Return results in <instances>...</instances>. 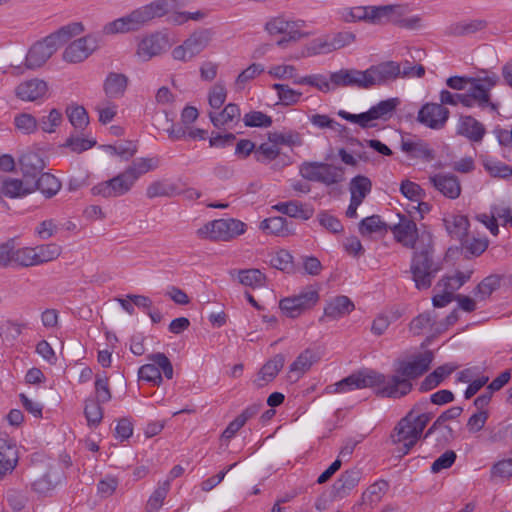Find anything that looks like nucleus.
<instances>
[{"instance_id":"obj_59","label":"nucleus","mask_w":512,"mask_h":512,"mask_svg":"<svg viewBox=\"0 0 512 512\" xmlns=\"http://www.w3.org/2000/svg\"><path fill=\"white\" fill-rule=\"evenodd\" d=\"M62 120V113L60 110L54 108L50 110L47 116H44L39 120L38 126L45 133H54L56 128L62 123Z\"/></svg>"},{"instance_id":"obj_57","label":"nucleus","mask_w":512,"mask_h":512,"mask_svg":"<svg viewBox=\"0 0 512 512\" xmlns=\"http://www.w3.org/2000/svg\"><path fill=\"white\" fill-rule=\"evenodd\" d=\"M280 154L279 147L270 142L262 143L255 149V159L260 163H270L275 160Z\"/></svg>"},{"instance_id":"obj_60","label":"nucleus","mask_w":512,"mask_h":512,"mask_svg":"<svg viewBox=\"0 0 512 512\" xmlns=\"http://www.w3.org/2000/svg\"><path fill=\"white\" fill-rule=\"evenodd\" d=\"M489 440L492 443L512 444V423H502L491 430Z\"/></svg>"},{"instance_id":"obj_26","label":"nucleus","mask_w":512,"mask_h":512,"mask_svg":"<svg viewBox=\"0 0 512 512\" xmlns=\"http://www.w3.org/2000/svg\"><path fill=\"white\" fill-rule=\"evenodd\" d=\"M18 459L16 445L7 439L0 438V479L15 469Z\"/></svg>"},{"instance_id":"obj_30","label":"nucleus","mask_w":512,"mask_h":512,"mask_svg":"<svg viewBox=\"0 0 512 512\" xmlns=\"http://www.w3.org/2000/svg\"><path fill=\"white\" fill-rule=\"evenodd\" d=\"M272 208L281 214L302 220H308L314 215V209L311 206L295 200L277 203Z\"/></svg>"},{"instance_id":"obj_18","label":"nucleus","mask_w":512,"mask_h":512,"mask_svg":"<svg viewBox=\"0 0 512 512\" xmlns=\"http://www.w3.org/2000/svg\"><path fill=\"white\" fill-rule=\"evenodd\" d=\"M400 63L385 61L370 66L365 70L367 89L381 86L399 78Z\"/></svg>"},{"instance_id":"obj_6","label":"nucleus","mask_w":512,"mask_h":512,"mask_svg":"<svg viewBox=\"0 0 512 512\" xmlns=\"http://www.w3.org/2000/svg\"><path fill=\"white\" fill-rule=\"evenodd\" d=\"M305 21L292 20L283 14L272 16L264 23V31L272 38L281 36L276 45L279 48H287L290 44L297 43L309 36L302 29Z\"/></svg>"},{"instance_id":"obj_32","label":"nucleus","mask_w":512,"mask_h":512,"mask_svg":"<svg viewBox=\"0 0 512 512\" xmlns=\"http://www.w3.org/2000/svg\"><path fill=\"white\" fill-rule=\"evenodd\" d=\"M128 85V78L121 73H109L104 81V92L108 98L118 99L121 98Z\"/></svg>"},{"instance_id":"obj_35","label":"nucleus","mask_w":512,"mask_h":512,"mask_svg":"<svg viewBox=\"0 0 512 512\" xmlns=\"http://www.w3.org/2000/svg\"><path fill=\"white\" fill-rule=\"evenodd\" d=\"M457 369L456 365L444 364L436 368L421 382L420 390L427 392L437 387L447 376Z\"/></svg>"},{"instance_id":"obj_14","label":"nucleus","mask_w":512,"mask_h":512,"mask_svg":"<svg viewBox=\"0 0 512 512\" xmlns=\"http://www.w3.org/2000/svg\"><path fill=\"white\" fill-rule=\"evenodd\" d=\"M130 172L126 169L113 178L102 181L91 188V194L103 198H117L127 194L134 186Z\"/></svg>"},{"instance_id":"obj_33","label":"nucleus","mask_w":512,"mask_h":512,"mask_svg":"<svg viewBox=\"0 0 512 512\" xmlns=\"http://www.w3.org/2000/svg\"><path fill=\"white\" fill-rule=\"evenodd\" d=\"M32 192L38 190L46 198H51L58 193L61 188L60 181L50 173H41L31 182Z\"/></svg>"},{"instance_id":"obj_39","label":"nucleus","mask_w":512,"mask_h":512,"mask_svg":"<svg viewBox=\"0 0 512 512\" xmlns=\"http://www.w3.org/2000/svg\"><path fill=\"white\" fill-rule=\"evenodd\" d=\"M445 226L449 235L461 242L468 234L469 221L464 215H452L445 219Z\"/></svg>"},{"instance_id":"obj_38","label":"nucleus","mask_w":512,"mask_h":512,"mask_svg":"<svg viewBox=\"0 0 512 512\" xmlns=\"http://www.w3.org/2000/svg\"><path fill=\"white\" fill-rule=\"evenodd\" d=\"M240 109L236 104L229 103L219 112H209V118L216 128H221L240 119Z\"/></svg>"},{"instance_id":"obj_56","label":"nucleus","mask_w":512,"mask_h":512,"mask_svg":"<svg viewBox=\"0 0 512 512\" xmlns=\"http://www.w3.org/2000/svg\"><path fill=\"white\" fill-rule=\"evenodd\" d=\"M483 166L492 177L508 178L512 176V166L501 161L486 158L483 160Z\"/></svg>"},{"instance_id":"obj_25","label":"nucleus","mask_w":512,"mask_h":512,"mask_svg":"<svg viewBox=\"0 0 512 512\" xmlns=\"http://www.w3.org/2000/svg\"><path fill=\"white\" fill-rule=\"evenodd\" d=\"M432 185L445 197L456 199L461 194L459 179L452 174H436L429 177Z\"/></svg>"},{"instance_id":"obj_43","label":"nucleus","mask_w":512,"mask_h":512,"mask_svg":"<svg viewBox=\"0 0 512 512\" xmlns=\"http://www.w3.org/2000/svg\"><path fill=\"white\" fill-rule=\"evenodd\" d=\"M36 266L51 262L57 259L62 252V248L55 243L41 244L34 246Z\"/></svg>"},{"instance_id":"obj_3","label":"nucleus","mask_w":512,"mask_h":512,"mask_svg":"<svg viewBox=\"0 0 512 512\" xmlns=\"http://www.w3.org/2000/svg\"><path fill=\"white\" fill-rule=\"evenodd\" d=\"M410 272L417 289H428L432 285L440 266L434 260L433 236L423 231L420 244L413 249Z\"/></svg>"},{"instance_id":"obj_15","label":"nucleus","mask_w":512,"mask_h":512,"mask_svg":"<svg viewBox=\"0 0 512 512\" xmlns=\"http://www.w3.org/2000/svg\"><path fill=\"white\" fill-rule=\"evenodd\" d=\"M169 47V39L165 34L161 32L146 34L137 42L135 56L139 61L147 62L164 53Z\"/></svg>"},{"instance_id":"obj_34","label":"nucleus","mask_w":512,"mask_h":512,"mask_svg":"<svg viewBox=\"0 0 512 512\" xmlns=\"http://www.w3.org/2000/svg\"><path fill=\"white\" fill-rule=\"evenodd\" d=\"M361 478L359 470L352 469L347 470L341 474L339 479L333 485V491L335 496L344 497L357 486Z\"/></svg>"},{"instance_id":"obj_19","label":"nucleus","mask_w":512,"mask_h":512,"mask_svg":"<svg viewBox=\"0 0 512 512\" xmlns=\"http://www.w3.org/2000/svg\"><path fill=\"white\" fill-rule=\"evenodd\" d=\"M449 115V110L441 104L426 103L419 110L417 121L430 129L440 130L445 126Z\"/></svg>"},{"instance_id":"obj_5","label":"nucleus","mask_w":512,"mask_h":512,"mask_svg":"<svg viewBox=\"0 0 512 512\" xmlns=\"http://www.w3.org/2000/svg\"><path fill=\"white\" fill-rule=\"evenodd\" d=\"M431 418L430 413L416 414L415 409H412L398 422L391 434V440L393 444L401 445L398 448L401 456L408 454L418 442Z\"/></svg>"},{"instance_id":"obj_16","label":"nucleus","mask_w":512,"mask_h":512,"mask_svg":"<svg viewBox=\"0 0 512 512\" xmlns=\"http://www.w3.org/2000/svg\"><path fill=\"white\" fill-rule=\"evenodd\" d=\"M318 300V291L312 288H307L298 295L282 299L279 303V307L287 317L296 318L306 309L313 307Z\"/></svg>"},{"instance_id":"obj_36","label":"nucleus","mask_w":512,"mask_h":512,"mask_svg":"<svg viewBox=\"0 0 512 512\" xmlns=\"http://www.w3.org/2000/svg\"><path fill=\"white\" fill-rule=\"evenodd\" d=\"M486 26L487 22L482 19L456 22L447 28V34L451 36H467L485 29Z\"/></svg>"},{"instance_id":"obj_42","label":"nucleus","mask_w":512,"mask_h":512,"mask_svg":"<svg viewBox=\"0 0 512 512\" xmlns=\"http://www.w3.org/2000/svg\"><path fill=\"white\" fill-rule=\"evenodd\" d=\"M259 228L266 234L285 237L292 232L287 220L281 216L270 217L261 221Z\"/></svg>"},{"instance_id":"obj_9","label":"nucleus","mask_w":512,"mask_h":512,"mask_svg":"<svg viewBox=\"0 0 512 512\" xmlns=\"http://www.w3.org/2000/svg\"><path fill=\"white\" fill-rule=\"evenodd\" d=\"M409 4H388L379 5L378 25L393 24L406 30H421L425 27L423 18L420 15L407 17L410 12Z\"/></svg>"},{"instance_id":"obj_61","label":"nucleus","mask_w":512,"mask_h":512,"mask_svg":"<svg viewBox=\"0 0 512 512\" xmlns=\"http://www.w3.org/2000/svg\"><path fill=\"white\" fill-rule=\"evenodd\" d=\"M312 125L319 129H330L341 133L345 127L325 114H313L309 116Z\"/></svg>"},{"instance_id":"obj_4","label":"nucleus","mask_w":512,"mask_h":512,"mask_svg":"<svg viewBox=\"0 0 512 512\" xmlns=\"http://www.w3.org/2000/svg\"><path fill=\"white\" fill-rule=\"evenodd\" d=\"M83 31L82 23L74 22L61 27L43 40L36 42L26 55V68L37 69L42 67L61 45Z\"/></svg>"},{"instance_id":"obj_1","label":"nucleus","mask_w":512,"mask_h":512,"mask_svg":"<svg viewBox=\"0 0 512 512\" xmlns=\"http://www.w3.org/2000/svg\"><path fill=\"white\" fill-rule=\"evenodd\" d=\"M433 354L425 351L410 361L399 364L395 373L385 376L372 370L359 371L327 387L328 393H347L356 389L376 388V395L399 399L412 390L411 380L424 374L430 367Z\"/></svg>"},{"instance_id":"obj_44","label":"nucleus","mask_w":512,"mask_h":512,"mask_svg":"<svg viewBox=\"0 0 512 512\" xmlns=\"http://www.w3.org/2000/svg\"><path fill=\"white\" fill-rule=\"evenodd\" d=\"M159 163L160 161L158 157L138 158L133 161L126 170L130 172L136 182L140 176L157 169L159 167Z\"/></svg>"},{"instance_id":"obj_21","label":"nucleus","mask_w":512,"mask_h":512,"mask_svg":"<svg viewBox=\"0 0 512 512\" xmlns=\"http://www.w3.org/2000/svg\"><path fill=\"white\" fill-rule=\"evenodd\" d=\"M456 133L472 143H481L486 134V128L473 116L461 115L457 122Z\"/></svg>"},{"instance_id":"obj_58","label":"nucleus","mask_w":512,"mask_h":512,"mask_svg":"<svg viewBox=\"0 0 512 512\" xmlns=\"http://www.w3.org/2000/svg\"><path fill=\"white\" fill-rule=\"evenodd\" d=\"M21 332V325L11 321H7L0 326V338L6 346L14 345Z\"/></svg>"},{"instance_id":"obj_28","label":"nucleus","mask_w":512,"mask_h":512,"mask_svg":"<svg viewBox=\"0 0 512 512\" xmlns=\"http://www.w3.org/2000/svg\"><path fill=\"white\" fill-rule=\"evenodd\" d=\"M285 364V356L276 354L268 360L259 370L254 383L257 387H263L271 382L280 372Z\"/></svg>"},{"instance_id":"obj_40","label":"nucleus","mask_w":512,"mask_h":512,"mask_svg":"<svg viewBox=\"0 0 512 512\" xmlns=\"http://www.w3.org/2000/svg\"><path fill=\"white\" fill-rule=\"evenodd\" d=\"M7 178L3 182L2 192L5 196L10 198L22 197L32 193L31 181Z\"/></svg>"},{"instance_id":"obj_20","label":"nucleus","mask_w":512,"mask_h":512,"mask_svg":"<svg viewBox=\"0 0 512 512\" xmlns=\"http://www.w3.org/2000/svg\"><path fill=\"white\" fill-rule=\"evenodd\" d=\"M96 49V42L90 36L81 37L70 43L63 52V59L69 63H79Z\"/></svg>"},{"instance_id":"obj_46","label":"nucleus","mask_w":512,"mask_h":512,"mask_svg":"<svg viewBox=\"0 0 512 512\" xmlns=\"http://www.w3.org/2000/svg\"><path fill=\"white\" fill-rule=\"evenodd\" d=\"M294 84L309 85L323 93H328L334 90L331 76L328 79L322 74H312L299 77L294 80Z\"/></svg>"},{"instance_id":"obj_45","label":"nucleus","mask_w":512,"mask_h":512,"mask_svg":"<svg viewBox=\"0 0 512 512\" xmlns=\"http://www.w3.org/2000/svg\"><path fill=\"white\" fill-rule=\"evenodd\" d=\"M178 193L175 184L168 180H156L150 183L146 189V196L149 199L157 197H172Z\"/></svg>"},{"instance_id":"obj_49","label":"nucleus","mask_w":512,"mask_h":512,"mask_svg":"<svg viewBox=\"0 0 512 512\" xmlns=\"http://www.w3.org/2000/svg\"><path fill=\"white\" fill-rule=\"evenodd\" d=\"M264 70L262 64L252 63L237 76L234 82L235 90L242 91L250 81L262 74Z\"/></svg>"},{"instance_id":"obj_27","label":"nucleus","mask_w":512,"mask_h":512,"mask_svg":"<svg viewBox=\"0 0 512 512\" xmlns=\"http://www.w3.org/2000/svg\"><path fill=\"white\" fill-rule=\"evenodd\" d=\"M319 356L318 354L307 348L302 351L297 358L290 364L289 366V378H294V380H298L302 377L307 371L311 369L313 364L318 362Z\"/></svg>"},{"instance_id":"obj_50","label":"nucleus","mask_w":512,"mask_h":512,"mask_svg":"<svg viewBox=\"0 0 512 512\" xmlns=\"http://www.w3.org/2000/svg\"><path fill=\"white\" fill-rule=\"evenodd\" d=\"M389 226L381 220L379 215H372L361 220L359 232L363 236L371 235L382 231H387Z\"/></svg>"},{"instance_id":"obj_41","label":"nucleus","mask_w":512,"mask_h":512,"mask_svg":"<svg viewBox=\"0 0 512 512\" xmlns=\"http://www.w3.org/2000/svg\"><path fill=\"white\" fill-rule=\"evenodd\" d=\"M238 275V281L244 286L251 288L263 287L266 284V276L259 269H243L230 271V275Z\"/></svg>"},{"instance_id":"obj_8","label":"nucleus","mask_w":512,"mask_h":512,"mask_svg":"<svg viewBox=\"0 0 512 512\" xmlns=\"http://www.w3.org/2000/svg\"><path fill=\"white\" fill-rule=\"evenodd\" d=\"M247 225L239 219L222 218L209 221L196 231L198 238L210 241L229 242L243 235Z\"/></svg>"},{"instance_id":"obj_48","label":"nucleus","mask_w":512,"mask_h":512,"mask_svg":"<svg viewBox=\"0 0 512 512\" xmlns=\"http://www.w3.org/2000/svg\"><path fill=\"white\" fill-rule=\"evenodd\" d=\"M388 482L385 480H379L371 484L362 494V502L368 504L371 507L381 501L382 497L388 490Z\"/></svg>"},{"instance_id":"obj_55","label":"nucleus","mask_w":512,"mask_h":512,"mask_svg":"<svg viewBox=\"0 0 512 512\" xmlns=\"http://www.w3.org/2000/svg\"><path fill=\"white\" fill-rule=\"evenodd\" d=\"M169 488L170 480H166L154 490V492L147 501L146 509L148 512H156L161 508L163 501L167 496Z\"/></svg>"},{"instance_id":"obj_52","label":"nucleus","mask_w":512,"mask_h":512,"mask_svg":"<svg viewBox=\"0 0 512 512\" xmlns=\"http://www.w3.org/2000/svg\"><path fill=\"white\" fill-rule=\"evenodd\" d=\"M272 88L277 91L280 103L286 106L298 103L302 97L300 91L294 90L288 85L275 83Z\"/></svg>"},{"instance_id":"obj_12","label":"nucleus","mask_w":512,"mask_h":512,"mask_svg":"<svg viewBox=\"0 0 512 512\" xmlns=\"http://www.w3.org/2000/svg\"><path fill=\"white\" fill-rule=\"evenodd\" d=\"M211 29L202 28L193 32L181 45L172 51L175 60L188 62L205 50L213 38Z\"/></svg>"},{"instance_id":"obj_54","label":"nucleus","mask_w":512,"mask_h":512,"mask_svg":"<svg viewBox=\"0 0 512 512\" xmlns=\"http://www.w3.org/2000/svg\"><path fill=\"white\" fill-rule=\"evenodd\" d=\"M501 277L499 275H490L484 278L476 287L475 295L484 300L500 287Z\"/></svg>"},{"instance_id":"obj_29","label":"nucleus","mask_w":512,"mask_h":512,"mask_svg":"<svg viewBox=\"0 0 512 512\" xmlns=\"http://www.w3.org/2000/svg\"><path fill=\"white\" fill-rule=\"evenodd\" d=\"M20 168L25 178H37L45 168V162L40 153L35 151L24 152L20 159Z\"/></svg>"},{"instance_id":"obj_24","label":"nucleus","mask_w":512,"mask_h":512,"mask_svg":"<svg viewBox=\"0 0 512 512\" xmlns=\"http://www.w3.org/2000/svg\"><path fill=\"white\" fill-rule=\"evenodd\" d=\"M379 6H356L344 8L341 12L342 19L345 22H365L372 25H378Z\"/></svg>"},{"instance_id":"obj_13","label":"nucleus","mask_w":512,"mask_h":512,"mask_svg":"<svg viewBox=\"0 0 512 512\" xmlns=\"http://www.w3.org/2000/svg\"><path fill=\"white\" fill-rule=\"evenodd\" d=\"M300 174L309 181L320 182L328 186L339 183L344 179L342 167L320 162L303 163L300 166Z\"/></svg>"},{"instance_id":"obj_53","label":"nucleus","mask_w":512,"mask_h":512,"mask_svg":"<svg viewBox=\"0 0 512 512\" xmlns=\"http://www.w3.org/2000/svg\"><path fill=\"white\" fill-rule=\"evenodd\" d=\"M67 117L71 125L80 131H83L89 124L88 113L83 106L69 107L66 110Z\"/></svg>"},{"instance_id":"obj_11","label":"nucleus","mask_w":512,"mask_h":512,"mask_svg":"<svg viewBox=\"0 0 512 512\" xmlns=\"http://www.w3.org/2000/svg\"><path fill=\"white\" fill-rule=\"evenodd\" d=\"M0 266L30 268L35 267L34 248L20 246L16 238H10L0 244Z\"/></svg>"},{"instance_id":"obj_37","label":"nucleus","mask_w":512,"mask_h":512,"mask_svg":"<svg viewBox=\"0 0 512 512\" xmlns=\"http://www.w3.org/2000/svg\"><path fill=\"white\" fill-rule=\"evenodd\" d=\"M354 310L353 302L347 296H337L324 309L327 317L337 319L350 314Z\"/></svg>"},{"instance_id":"obj_64","label":"nucleus","mask_w":512,"mask_h":512,"mask_svg":"<svg viewBox=\"0 0 512 512\" xmlns=\"http://www.w3.org/2000/svg\"><path fill=\"white\" fill-rule=\"evenodd\" d=\"M227 90L222 82L215 83L208 94L209 105L212 109H219L225 102Z\"/></svg>"},{"instance_id":"obj_7","label":"nucleus","mask_w":512,"mask_h":512,"mask_svg":"<svg viewBox=\"0 0 512 512\" xmlns=\"http://www.w3.org/2000/svg\"><path fill=\"white\" fill-rule=\"evenodd\" d=\"M498 81L499 77L496 74L471 78V84L465 92V107H477L482 111L498 112L499 104L492 101L491 95V91Z\"/></svg>"},{"instance_id":"obj_51","label":"nucleus","mask_w":512,"mask_h":512,"mask_svg":"<svg viewBox=\"0 0 512 512\" xmlns=\"http://www.w3.org/2000/svg\"><path fill=\"white\" fill-rule=\"evenodd\" d=\"M270 265L285 273H292L294 271L293 256L289 251L281 249L277 251L270 258Z\"/></svg>"},{"instance_id":"obj_47","label":"nucleus","mask_w":512,"mask_h":512,"mask_svg":"<svg viewBox=\"0 0 512 512\" xmlns=\"http://www.w3.org/2000/svg\"><path fill=\"white\" fill-rule=\"evenodd\" d=\"M372 182L371 180L363 175L354 177L350 182V194L351 199L363 202L365 197L371 192Z\"/></svg>"},{"instance_id":"obj_22","label":"nucleus","mask_w":512,"mask_h":512,"mask_svg":"<svg viewBox=\"0 0 512 512\" xmlns=\"http://www.w3.org/2000/svg\"><path fill=\"white\" fill-rule=\"evenodd\" d=\"M334 90L340 87L367 89L365 70L340 69L331 73Z\"/></svg>"},{"instance_id":"obj_23","label":"nucleus","mask_w":512,"mask_h":512,"mask_svg":"<svg viewBox=\"0 0 512 512\" xmlns=\"http://www.w3.org/2000/svg\"><path fill=\"white\" fill-rule=\"evenodd\" d=\"M48 84L38 78L21 82L15 89L16 96L22 101L35 102L45 97Z\"/></svg>"},{"instance_id":"obj_62","label":"nucleus","mask_w":512,"mask_h":512,"mask_svg":"<svg viewBox=\"0 0 512 512\" xmlns=\"http://www.w3.org/2000/svg\"><path fill=\"white\" fill-rule=\"evenodd\" d=\"M305 51L307 56H315L333 52L328 36L313 39L306 45Z\"/></svg>"},{"instance_id":"obj_63","label":"nucleus","mask_w":512,"mask_h":512,"mask_svg":"<svg viewBox=\"0 0 512 512\" xmlns=\"http://www.w3.org/2000/svg\"><path fill=\"white\" fill-rule=\"evenodd\" d=\"M138 376L139 379L151 382L157 386L163 381L161 372H159V368L155 366L154 362L142 365L138 370Z\"/></svg>"},{"instance_id":"obj_31","label":"nucleus","mask_w":512,"mask_h":512,"mask_svg":"<svg viewBox=\"0 0 512 512\" xmlns=\"http://www.w3.org/2000/svg\"><path fill=\"white\" fill-rule=\"evenodd\" d=\"M401 150L412 158H420L425 161L434 159V151L422 140L402 139Z\"/></svg>"},{"instance_id":"obj_17","label":"nucleus","mask_w":512,"mask_h":512,"mask_svg":"<svg viewBox=\"0 0 512 512\" xmlns=\"http://www.w3.org/2000/svg\"><path fill=\"white\" fill-rule=\"evenodd\" d=\"M399 221L392 226L389 230L393 233L396 242L400 243L406 248L414 249L417 244H420L422 232H419L416 223L405 214H397Z\"/></svg>"},{"instance_id":"obj_2","label":"nucleus","mask_w":512,"mask_h":512,"mask_svg":"<svg viewBox=\"0 0 512 512\" xmlns=\"http://www.w3.org/2000/svg\"><path fill=\"white\" fill-rule=\"evenodd\" d=\"M171 2L172 0H155L136 8L127 15L105 24L103 33L114 35L137 32L147 26L152 20L166 15L172 7Z\"/></svg>"},{"instance_id":"obj_10","label":"nucleus","mask_w":512,"mask_h":512,"mask_svg":"<svg viewBox=\"0 0 512 512\" xmlns=\"http://www.w3.org/2000/svg\"><path fill=\"white\" fill-rule=\"evenodd\" d=\"M398 104V98H390L380 101L378 104L372 106L368 111L360 114H352L345 110H339L337 114L341 118L358 124L363 129H367L375 127V121L377 120L387 121L390 119Z\"/></svg>"}]
</instances>
